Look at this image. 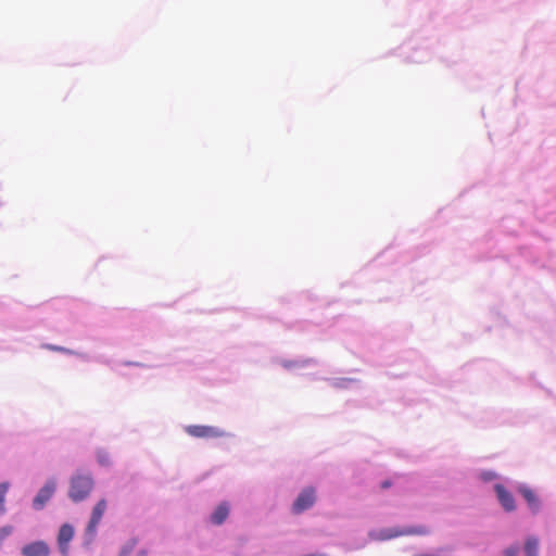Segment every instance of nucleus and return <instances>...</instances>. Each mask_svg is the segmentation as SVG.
Instances as JSON below:
<instances>
[{"mask_svg": "<svg viewBox=\"0 0 556 556\" xmlns=\"http://www.w3.org/2000/svg\"><path fill=\"white\" fill-rule=\"evenodd\" d=\"M8 490H9L8 482L0 483V515H3L5 511L4 503H5V495H7Z\"/></svg>", "mask_w": 556, "mask_h": 556, "instance_id": "12", "label": "nucleus"}, {"mask_svg": "<svg viewBox=\"0 0 556 556\" xmlns=\"http://www.w3.org/2000/svg\"><path fill=\"white\" fill-rule=\"evenodd\" d=\"M315 500V490L311 486L305 488L294 501L292 509L295 514H300L311 508L314 505Z\"/></svg>", "mask_w": 556, "mask_h": 556, "instance_id": "3", "label": "nucleus"}, {"mask_svg": "<svg viewBox=\"0 0 556 556\" xmlns=\"http://www.w3.org/2000/svg\"><path fill=\"white\" fill-rule=\"evenodd\" d=\"M131 548H132V546H130V547H129V548H127V549H124V551L122 552L121 556H128V554L131 552Z\"/></svg>", "mask_w": 556, "mask_h": 556, "instance_id": "17", "label": "nucleus"}, {"mask_svg": "<svg viewBox=\"0 0 556 556\" xmlns=\"http://www.w3.org/2000/svg\"><path fill=\"white\" fill-rule=\"evenodd\" d=\"M73 535L74 529L71 525L65 523L60 528L58 541L63 552H65L68 542L73 539Z\"/></svg>", "mask_w": 556, "mask_h": 556, "instance_id": "9", "label": "nucleus"}, {"mask_svg": "<svg viewBox=\"0 0 556 556\" xmlns=\"http://www.w3.org/2000/svg\"><path fill=\"white\" fill-rule=\"evenodd\" d=\"M185 430L189 435L199 439H215L225 434V432L217 427L204 425H190L187 426Z\"/></svg>", "mask_w": 556, "mask_h": 556, "instance_id": "2", "label": "nucleus"}, {"mask_svg": "<svg viewBox=\"0 0 556 556\" xmlns=\"http://www.w3.org/2000/svg\"><path fill=\"white\" fill-rule=\"evenodd\" d=\"M106 509V501L104 498L100 500L92 509L91 518L88 522L86 532L92 539L96 535L97 528L104 515Z\"/></svg>", "mask_w": 556, "mask_h": 556, "instance_id": "4", "label": "nucleus"}, {"mask_svg": "<svg viewBox=\"0 0 556 556\" xmlns=\"http://www.w3.org/2000/svg\"><path fill=\"white\" fill-rule=\"evenodd\" d=\"M390 485H391V482H390L389 480H386V481H383V482L381 483V488H382V489H387V488H389Z\"/></svg>", "mask_w": 556, "mask_h": 556, "instance_id": "16", "label": "nucleus"}, {"mask_svg": "<svg viewBox=\"0 0 556 556\" xmlns=\"http://www.w3.org/2000/svg\"><path fill=\"white\" fill-rule=\"evenodd\" d=\"M138 556H147V554L142 551Z\"/></svg>", "mask_w": 556, "mask_h": 556, "instance_id": "18", "label": "nucleus"}, {"mask_svg": "<svg viewBox=\"0 0 556 556\" xmlns=\"http://www.w3.org/2000/svg\"><path fill=\"white\" fill-rule=\"evenodd\" d=\"M494 490L498 502L506 511H514L516 509L515 500L513 494L503 485L495 484Z\"/></svg>", "mask_w": 556, "mask_h": 556, "instance_id": "6", "label": "nucleus"}, {"mask_svg": "<svg viewBox=\"0 0 556 556\" xmlns=\"http://www.w3.org/2000/svg\"><path fill=\"white\" fill-rule=\"evenodd\" d=\"M50 549L43 541H36L22 548L24 556H49Z\"/></svg>", "mask_w": 556, "mask_h": 556, "instance_id": "7", "label": "nucleus"}, {"mask_svg": "<svg viewBox=\"0 0 556 556\" xmlns=\"http://www.w3.org/2000/svg\"><path fill=\"white\" fill-rule=\"evenodd\" d=\"M93 484L90 475H76L71 479L68 496L74 502L84 501L91 493Z\"/></svg>", "mask_w": 556, "mask_h": 556, "instance_id": "1", "label": "nucleus"}, {"mask_svg": "<svg viewBox=\"0 0 556 556\" xmlns=\"http://www.w3.org/2000/svg\"><path fill=\"white\" fill-rule=\"evenodd\" d=\"M539 541L535 538H529L525 543L527 556H538Z\"/></svg>", "mask_w": 556, "mask_h": 556, "instance_id": "11", "label": "nucleus"}, {"mask_svg": "<svg viewBox=\"0 0 556 556\" xmlns=\"http://www.w3.org/2000/svg\"><path fill=\"white\" fill-rule=\"evenodd\" d=\"M228 515L229 505L226 502L220 503L211 515V521L214 525H222L227 519Z\"/></svg>", "mask_w": 556, "mask_h": 556, "instance_id": "10", "label": "nucleus"}, {"mask_svg": "<svg viewBox=\"0 0 556 556\" xmlns=\"http://www.w3.org/2000/svg\"><path fill=\"white\" fill-rule=\"evenodd\" d=\"M46 349L51 350V351H55V352H63V353H70L71 352L70 350H67L65 348L58 346V345H51V344H47Z\"/></svg>", "mask_w": 556, "mask_h": 556, "instance_id": "15", "label": "nucleus"}, {"mask_svg": "<svg viewBox=\"0 0 556 556\" xmlns=\"http://www.w3.org/2000/svg\"><path fill=\"white\" fill-rule=\"evenodd\" d=\"M55 491V482L53 480H49L38 492L36 497L33 501V506L35 509H41L46 505L47 502L52 497Z\"/></svg>", "mask_w": 556, "mask_h": 556, "instance_id": "5", "label": "nucleus"}, {"mask_svg": "<svg viewBox=\"0 0 556 556\" xmlns=\"http://www.w3.org/2000/svg\"><path fill=\"white\" fill-rule=\"evenodd\" d=\"M519 552V548L517 546H510L505 549L503 556H517Z\"/></svg>", "mask_w": 556, "mask_h": 556, "instance_id": "14", "label": "nucleus"}, {"mask_svg": "<svg viewBox=\"0 0 556 556\" xmlns=\"http://www.w3.org/2000/svg\"><path fill=\"white\" fill-rule=\"evenodd\" d=\"M519 493L523 496V498L527 501L529 508L533 513H538L540 509V501L535 493L528 486H520L518 489Z\"/></svg>", "mask_w": 556, "mask_h": 556, "instance_id": "8", "label": "nucleus"}, {"mask_svg": "<svg viewBox=\"0 0 556 556\" xmlns=\"http://www.w3.org/2000/svg\"><path fill=\"white\" fill-rule=\"evenodd\" d=\"M428 531L424 528H418V529H409V530H406V531H401V532H396L394 534H389L387 535V538H393V536H397V535H402V534H427Z\"/></svg>", "mask_w": 556, "mask_h": 556, "instance_id": "13", "label": "nucleus"}]
</instances>
